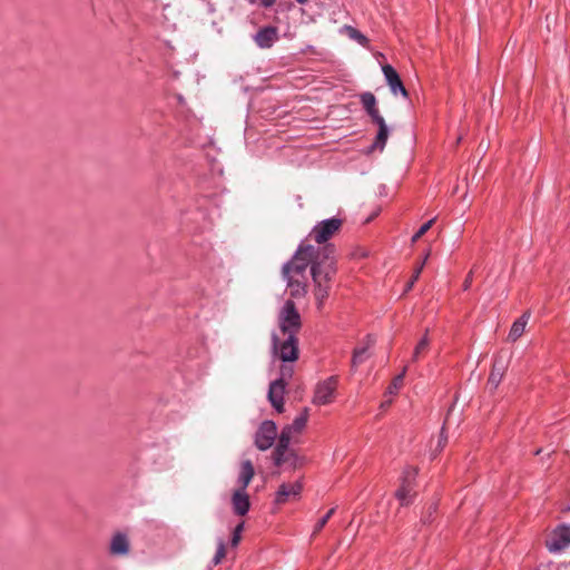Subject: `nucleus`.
<instances>
[{
    "instance_id": "nucleus-1",
    "label": "nucleus",
    "mask_w": 570,
    "mask_h": 570,
    "mask_svg": "<svg viewBox=\"0 0 570 570\" xmlns=\"http://www.w3.org/2000/svg\"><path fill=\"white\" fill-rule=\"evenodd\" d=\"M278 332L272 334L273 354L282 362H295L298 358L297 334L302 328V318L295 303L287 299L278 312Z\"/></svg>"
},
{
    "instance_id": "nucleus-2",
    "label": "nucleus",
    "mask_w": 570,
    "mask_h": 570,
    "mask_svg": "<svg viewBox=\"0 0 570 570\" xmlns=\"http://www.w3.org/2000/svg\"><path fill=\"white\" fill-rule=\"evenodd\" d=\"M318 254L313 247L298 246L292 259L283 265L282 274L291 296L298 298L307 293L306 269L313 267L314 261H320Z\"/></svg>"
},
{
    "instance_id": "nucleus-3",
    "label": "nucleus",
    "mask_w": 570,
    "mask_h": 570,
    "mask_svg": "<svg viewBox=\"0 0 570 570\" xmlns=\"http://www.w3.org/2000/svg\"><path fill=\"white\" fill-rule=\"evenodd\" d=\"M343 226V220L338 217H332L318 222L309 232L308 236L299 246L313 247L314 250L324 252L325 247H331V259L336 265V248L328 240L337 234Z\"/></svg>"
},
{
    "instance_id": "nucleus-4",
    "label": "nucleus",
    "mask_w": 570,
    "mask_h": 570,
    "mask_svg": "<svg viewBox=\"0 0 570 570\" xmlns=\"http://www.w3.org/2000/svg\"><path fill=\"white\" fill-rule=\"evenodd\" d=\"M330 253H332L331 247H325V250L318 254L321 255L320 261H314L312 267V278L315 284L314 295L318 308L323 306L328 297V283L336 272V265H333Z\"/></svg>"
},
{
    "instance_id": "nucleus-5",
    "label": "nucleus",
    "mask_w": 570,
    "mask_h": 570,
    "mask_svg": "<svg viewBox=\"0 0 570 570\" xmlns=\"http://www.w3.org/2000/svg\"><path fill=\"white\" fill-rule=\"evenodd\" d=\"M338 379L333 375L318 382L314 390L312 399L315 405H327L334 401L335 392L337 389Z\"/></svg>"
},
{
    "instance_id": "nucleus-6",
    "label": "nucleus",
    "mask_w": 570,
    "mask_h": 570,
    "mask_svg": "<svg viewBox=\"0 0 570 570\" xmlns=\"http://www.w3.org/2000/svg\"><path fill=\"white\" fill-rule=\"evenodd\" d=\"M277 439V426L271 420L263 421L258 426L254 443L261 451H266L273 446Z\"/></svg>"
},
{
    "instance_id": "nucleus-7",
    "label": "nucleus",
    "mask_w": 570,
    "mask_h": 570,
    "mask_svg": "<svg viewBox=\"0 0 570 570\" xmlns=\"http://www.w3.org/2000/svg\"><path fill=\"white\" fill-rule=\"evenodd\" d=\"M417 474L416 469L407 468L403 472L401 487L395 492L396 499L402 505H407L413 499V484Z\"/></svg>"
},
{
    "instance_id": "nucleus-8",
    "label": "nucleus",
    "mask_w": 570,
    "mask_h": 570,
    "mask_svg": "<svg viewBox=\"0 0 570 570\" xmlns=\"http://www.w3.org/2000/svg\"><path fill=\"white\" fill-rule=\"evenodd\" d=\"M550 552H560L570 546V525L562 524L557 527L546 543Z\"/></svg>"
},
{
    "instance_id": "nucleus-9",
    "label": "nucleus",
    "mask_w": 570,
    "mask_h": 570,
    "mask_svg": "<svg viewBox=\"0 0 570 570\" xmlns=\"http://www.w3.org/2000/svg\"><path fill=\"white\" fill-rule=\"evenodd\" d=\"M373 121L379 126V131L375 141L371 146V149L383 150L389 138V128L385 124L384 118L380 115L379 109H366Z\"/></svg>"
},
{
    "instance_id": "nucleus-10",
    "label": "nucleus",
    "mask_w": 570,
    "mask_h": 570,
    "mask_svg": "<svg viewBox=\"0 0 570 570\" xmlns=\"http://www.w3.org/2000/svg\"><path fill=\"white\" fill-rule=\"evenodd\" d=\"M273 461L277 466L288 465L292 469H296L302 464V459L296 454V452L289 446L287 449L275 448L273 451Z\"/></svg>"
},
{
    "instance_id": "nucleus-11",
    "label": "nucleus",
    "mask_w": 570,
    "mask_h": 570,
    "mask_svg": "<svg viewBox=\"0 0 570 570\" xmlns=\"http://www.w3.org/2000/svg\"><path fill=\"white\" fill-rule=\"evenodd\" d=\"M303 490V484L301 481H295L292 483H282L275 494V503L284 504L289 499H297L301 495Z\"/></svg>"
},
{
    "instance_id": "nucleus-12",
    "label": "nucleus",
    "mask_w": 570,
    "mask_h": 570,
    "mask_svg": "<svg viewBox=\"0 0 570 570\" xmlns=\"http://www.w3.org/2000/svg\"><path fill=\"white\" fill-rule=\"evenodd\" d=\"M278 40V29L267 26L259 29L254 36L255 43L262 49L271 48Z\"/></svg>"
},
{
    "instance_id": "nucleus-13",
    "label": "nucleus",
    "mask_w": 570,
    "mask_h": 570,
    "mask_svg": "<svg viewBox=\"0 0 570 570\" xmlns=\"http://www.w3.org/2000/svg\"><path fill=\"white\" fill-rule=\"evenodd\" d=\"M285 387L286 385L282 384L281 381H273L269 384L267 397L272 406L278 413H282L284 411Z\"/></svg>"
},
{
    "instance_id": "nucleus-14",
    "label": "nucleus",
    "mask_w": 570,
    "mask_h": 570,
    "mask_svg": "<svg viewBox=\"0 0 570 570\" xmlns=\"http://www.w3.org/2000/svg\"><path fill=\"white\" fill-rule=\"evenodd\" d=\"M382 70L391 91L394 95L402 94L403 96H406V89L404 88L396 70L390 65H385Z\"/></svg>"
},
{
    "instance_id": "nucleus-15",
    "label": "nucleus",
    "mask_w": 570,
    "mask_h": 570,
    "mask_svg": "<svg viewBox=\"0 0 570 570\" xmlns=\"http://www.w3.org/2000/svg\"><path fill=\"white\" fill-rule=\"evenodd\" d=\"M233 511L237 515H245L250 508L249 497L246 490L236 489L232 495Z\"/></svg>"
},
{
    "instance_id": "nucleus-16",
    "label": "nucleus",
    "mask_w": 570,
    "mask_h": 570,
    "mask_svg": "<svg viewBox=\"0 0 570 570\" xmlns=\"http://www.w3.org/2000/svg\"><path fill=\"white\" fill-rule=\"evenodd\" d=\"M375 343V338L371 335L366 338V345L362 347H357L353 352L352 356V370L355 371L358 365L363 364L370 356V347Z\"/></svg>"
},
{
    "instance_id": "nucleus-17",
    "label": "nucleus",
    "mask_w": 570,
    "mask_h": 570,
    "mask_svg": "<svg viewBox=\"0 0 570 570\" xmlns=\"http://www.w3.org/2000/svg\"><path fill=\"white\" fill-rule=\"evenodd\" d=\"M129 540L125 533H116L110 541V553L112 556H126L129 552Z\"/></svg>"
},
{
    "instance_id": "nucleus-18",
    "label": "nucleus",
    "mask_w": 570,
    "mask_h": 570,
    "mask_svg": "<svg viewBox=\"0 0 570 570\" xmlns=\"http://www.w3.org/2000/svg\"><path fill=\"white\" fill-rule=\"evenodd\" d=\"M255 470L250 460H244L240 463V469L237 478L239 485L238 490H246L252 479L254 478Z\"/></svg>"
},
{
    "instance_id": "nucleus-19",
    "label": "nucleus",
    "mask_w": 570,
    "mask_h": 570,
    "mask_svg": "<svg viewBox=\"0 0 570 570\" xmlns=\"http://www.w3.org/2000/svg\"><path fill=\"white\" fill-rule=\"evenodd\" d=\"M530 313H523L518 320H515L511 326V330L508 335V340L510 342H515L519 337L524 333L525 326L529 322Z\"/></svg>"
},
{
    "instance_id": "nucleus-20",
    "label": "nucleus",
    "mask_w": 570,
    "mask_h": 570,
    "mask_svg": "<svg viewBox=\"0 0 570 570\" xmlns=\"http://www.w3.org/2000/svg\"><path fill=\"white\" fill-rule=\"evenodd\" d=\"M504 372L505 365L500 361H495L488 380V385L491 389L495 390L499 386L500 382L502 381Z\"/></svg>"
},
{
    "instance_id": "nucleus-21",
    "label": "nucleus",
    "mask_w": 570,
    "mask_h": 570,
    "mask_svg": "<svg viewBox=\"0 0 570 570\" xmlns=\"http://www.w3.org/2000/svg\"><path fill=\"white\" fill-rule=\"evenodd\" d=\"M430 337L428 335V331H425L424 335L421 337V340L415 345L413 353H412V362H417L421 356L426 353L430 348Z\"/></svg>"
},
{
    "instance_id": "nucleus-22",
    "label": "nucleus",
    "mask_w": 570,
    "mask_h": 570,
    "mask_svg": "<svg viewBox=\"0 0 570 570\" xmlns=\"http://www.w3.org/2000/svg\"><path fill=\"white\" fill-rule=\"evenodd\" d=\"M344 31L347 35V37L357 43H360L363 47H367L368 39L366 36H364L362 32H360L356 28L352 26H344Z\"/></svg>"
},
{
    "instance_id": "nucleus-23",
    "label": "nucleus",
    "mask_w": 570,
    "mask_h": 570,
    "mask_svg": "<svg viewBox=\"0 0 570 570\" xmlns=\"http://www.w3.org/2000/svg\"><path fill=\"white\" fill-rule=\"evenodd\" d=\"M295 433L288 425L284 426L278 435L275 448L287 449L291 444L292 434Z\"/></svg>"
},
{
    "instance_id": "nucleus-24",
    "label": "nucleus",
    "mask_w": 570,
    "mask_h": 570,
    "mask_svg": "<svg viewBox=\"0 0 570 570\" xmlns=\"http://www.w3.org/2000/svg\"><path fill=\"white\" fill-rule=\"evenodd\" d=\"M307 419H308V410L307 409H304V411L294 419L293 423L292 424H288V426L295 432V433H299L303 431V429L305 428L306 423H307Z\"/></svg>"
},
{
    "instance_id": "nucleus-25",
    "label": "nucleus",
    "mask_w": 570,
    "mask_h": 570,
    "mask_svg": "<svg viewBox=\"0 0 570 570\" xmlns=\"http://www.w3.org/2000/svg\"><path fill=\"white\" fill-rule=\"evenodd\" d=\"M225 556H226L225 542H224L223 539H218V541H217V550H216V553H215V556H214V558L212 560V563L214 566L219 564L223 561V559L225 558Z\"/></svg>"
},
{
    "instance_id": "nucleus-26",
    "label": "nucleus",
    "mask_w": 570,
    "mask_h": 570,
    "mask_svg": "<svg viewBox=\"0 0 570 570\" xmlns=\"http://www.w3.org/2000/svg\"><path fill=\"white\" fill-rule=\"evenodd\" d=\"M335 512V508H332L327 511V513L322 517L317 522L316 524L314 525V529H313V533L312 535H315L316 533H318L325 525L326 523L328 522V520L331 519V517L334 514Z\"/></svg>"
},
{
    "instance_id": "nucleus-27",
    "label": "nucleus",
    "mask_w": 570,
    "mask_h": 570,
    "mask_svg": "<svg viewBox=\"0 0 570 570\" xmlns=\"http://www.w3.org/2000/svg\"><path fill=\"white\" fill-rule=\"evenodd\" d=\"M405 372H406V366L403 368L401 374H399L397 376L394 377L393 382L387 387L389 394H395L399 391V389L401 387V385L403 383Z\"/></svg>"
},
{
    "instance_id": "nucleus-28",
    "label": "nucleus",
    "mask_w": 570,
    "mask_h": 570,
    "mask_svg": "<svg viewBox=\"0 0 570 570\" xmlns=\"http://www.w3.org/2000/svg\"><path fill=\"white\" fill-rule=\"evenodd\" d=\"M293 367L291 365H283L279 371V377L275 381H281L282 384H287V381L293 376Z\"/></svg>"
},
{
    "instance_id": "nucleus-29",
    "label": "nucleus",
    "mask_w": 570,
    "mask_h": 570,
    "mask_svg": "<svg viewBox=\"0 0 570 570\" xmlns=\"http://www.w3.org/2000/svg\"><path fill=\"white\" fill-rule=\"evenodd\" d=\"M428 257H429V254H426V255H425V257L423 258V262H422V263H421V264L415 268V271H414V273H413V275H412V278L410 279V282H409V283H407V285H406L405 291H410V289L413 287L414 283H415V282L417 281V278L420 277V274H421V272H422V269H423V266H424V264H425V262H426Z\"/></svg>"
},
{
    "instance_id": "nucleus-30",
    "label": "nucleus",
    "mask_w": 570,
    "mask_h": 570,
    "mask_svg": "<svg viewBox=\"0 0 570 570\" xmlns=\"http://www.w3.org/2000/svg\"><path fill=\"white\" fill-rule=\"evenodd\" d=\"M434 218L430 219L429 222L424 223L419 230L412 236V242H417L433 225Z\"/></svg>"
},
{
    "instance_id": "nucleus-31",
    "label": "nucleus",
    "mask_w": 570,
    "mask_h": 570,
    "mask_svg": "<svg viewBox=\"0 0 570 570\" xmlns=\"http://www.w3.org/2000/svg\"><path fill=\"white\" fill-rule=\"evenodd\" d=\"M360 98H361V102H362L363 107H374L375 106L376 99L373 94L364 92L361 95Z\"/></svg>"
},
{
    "instance_id": "nucleus-32",
    "label": "nucleus",
    "mask_w": 570,
    "mask_h": 570,
    "mask_svg": "<svg viewBox=\"0 0 570 570\" xmlns=\"http://www.w3.org/2000/svg\"><path fill=\"white\" fill-rule=\"evenodd\" d=\"M244 529V523H239L233 531V535H232V539H230V546L232 547H237L239 541H240V533Z\"/></svg>"
},
{
    "instance_id": "nucleus-33",
    "label": "nucleus",
    "mask_w": 570,
    "mask_h": 570,
    "mask_svg": "<svg viewBox=\"0 0 570 570\" xmlns=\"http://www.w3.org/2000/svg\"><path fill=\"white\" fill-rule=\"evenodd\" d=\"M438 505L435 503L430 504L426 512L423 514L421 521L423 523L432 522L433 514L436 512Z\"/></svg>"
},
{
    "instance_id": "nucleus-34",
    "label": "nucleus",
    "mask_w": 570,
    "mask_h": 570,
    "mask_svg": "<svg viewBox=\"0 0 570 570\" xmlns=\"http://www.w3.org/2000/svg\"><path fill=\"white\" fill-rule=\"evenodd\" d=\"M448 442V436L444 434V426L442 428V431L440 433V436H439V440H438V444H436V448L434 450V456L441 452L443 450V448L445 446Z\"/></svg>"
},
{
    "instance_id": "nucleus-35",
    "label": "nucleus",
    "mask_w": 570,
    "mask_h": 570,
    "mask_svg": "<svg viewBox=\"0 0 570 570\" xmlns=\"http://www.w3.org/2000/svg\"><path fill=\"white\" fill-rule=\"evenodd\" d=\"M472 281H473V271H470L469 274L466 275L464 282H463V289L464 291H468L471 287Z\"/></svg>"
},
{
    "instance_id": "nucleus-36",
    "label": "nucleus",
    "mask_w": 570,
    "mask_h": 570,
    "mask_svg": "<svg viewBox=\"0 0 570 570\" xmlns=\"http://www.w3.org/2000/svg\"><path fill=\"white\" fill-rule=\"evenodd\" d=\"M275 2H276V0H259V3H261L264 8H269V7H272Z\"/></svg>"
},
{
    "instance_id": "nucleus-37",
    "label": "nucleus",
    "mask_w": 570,
    "mask_h": 570,
    "mask_svg": "<svg viewBox=\"0 0 570 570\" xmlns=\"http://www.w3.org/2000/svg\"><path fill=\"white\" fill-rule=\"evenodd\" d=\"M299 4L306 3L308 0H296Z\"/></svg>"
},
{
    "instance_id": "nucleus-38",
    "label": "nucleus",
    "mask_w": 570,
    "mask_h": 570,
    "mask_svg": "<svg viewBox=\"0 0 570 570\" xmlns=\"http://www.w3.org/2000/svg\"><path fill=\"white\" fill-rule=\"evenodd\" d=\"M540 453H541V449H539V450H537V451H535V454H537V455H538V454H540Z\"/></svg>"
}]
</instances>
